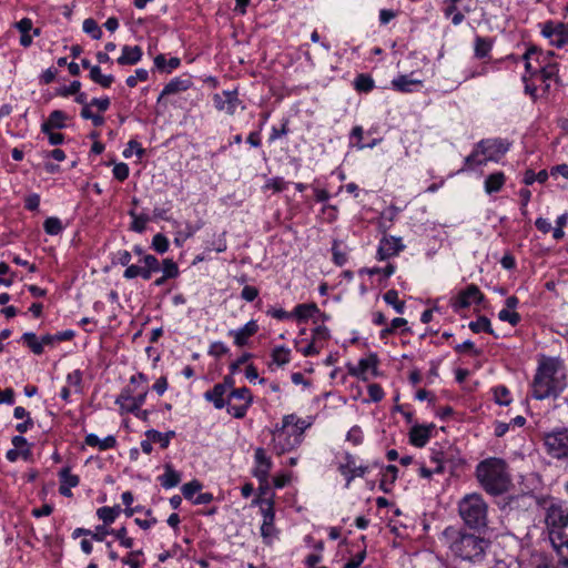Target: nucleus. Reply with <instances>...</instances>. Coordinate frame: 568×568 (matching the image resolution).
<instances>
[{"label":"nucleus","mask_w":568,"mask_h":568,"mask_svg":"<svg viewBox=\"0 0 568 568\" xmlns=\"http://www.w3.org/2000/svg\"><path fill=\"white\" fill-rule=\"evenodd\" d=\"M568 386L565 361L558 356L541 355L530 383V396L536 400L557 399Z\"/></svg>","instance_id":"f257e3e1"},{"label":"nucleus","mask_w":568,"mask_h":568,"mask_svg":"<svg viewBox=\"0 0 568 568\" xmlns=\"http://www.w3.org/2000/svg\"><path fill=\"white\" fill-rule=\"evenodd\" d=\"M481 534L454 527H447L444 530V537L454 559L474 566L484 564L487 550L490 547V540Z\"/></svg>","instance_id":"f03ea898"},{"label":"nucleus","mask_w":568,"mask_h":568,"mask_svg":"<svg viewBox=\"0 0 568 568\" xmlns=\"http://www.w3.org/2000/svg\"><path fill=\"white\" fill-rule=\"evenodd\" d=\"M475 477L479 487L489 496L499 497L513 487L508 463L501 457H487L475 467Z\"/></svg>","instance_id":"7ed1b4c3"},{"label":"nucleus","mask_w":568,"mask_h":568,"mask_svg":"<svg viewBox=\"0 0 568 568\" xmlns=\"http://www.w3.org/2000/svg\"><path fill=\"white\" fill-rule=\"evenodd\" d=\"M545 509V523L550 542L558 556V564L568 568V509L552 499Z\"/></svg>","instance_id":"20e7f679"},{"label":"nucleus","mask_w":568,"mask_h":568,"mask_svg":"<svg viewBox=\"0 0 568 568\" xmlns=\"http://www.w3.org/2000/svg\"><path fill=\"white\" fill-rule=\"evenodd\" d=\"M458 515L467 530L485 532L488 528V504L481 494L465 495L458 501Z\"/></svg>","instance_id":"39448f33"},{"label":"nucleus","mask_w":568,"mask_h":568,"mask_svg":"<svg viewBox=\"0 0 568 568\" xmlns=\"http://www.w3.org/2000/svg\"><path fill=\"white\" fill-rule=\"evenodd\" d=\"M131 252L126 250H120L115 254V261H113V263L125 266L123 278L126 281H131L138 277H141L144 281H149L152 278L154 273H158L161 270L160 260L153 254L143 255V257L139 260L140 264H131Z\"/></svg>","instance_id":"423d86ee"},{"label":"nucleus","mask_w":568,"mask_h":568,"mask_svg":"<svg viewBox=\"0 0 568 568\" xmlns=\"http://www.w3.org/2000/svg\"><path fill=\"white\" fill-rule=\"evenodd\" d=\"M545 454L557 462L568 460V427L556 426L540 437Z\"/></svg>","instance_id":"0eeeda50"},{"label":"nucleus","mask_w":568,"mask_h":568,"mask_svg":"<svg viewBox=\"0 0 568 568\" xmlns=\"http://www.w3.org/2000/svg\"><path fill=\"white\" fill-rule=\"evenodd\" d=\"M288 426H284V420L281 424H276L272 430L271 449L276 456H282L290 453L301 446L302 440L296 436L293 430L288 429Z\"/></svg>","instance_id":"6e6552de"},{"label":"nucleus","mask_w":568,"mask_h":568,"mask_svg":"<svg viewBox=\"0 0 568 568\" xmlns=\"http://www.w3.org/2000/svg\"><path fill=\"white\" fill-rule=\"evenodd\" d=\"M227 414L236 419H243L253 404V395L248 387L242 386L231 389L227 394Z\"/></svg>","instance_id":"1a4fd4ad"},{"label":"nucleus","mask_w":568,"mask_h":568,"mask_svg":"<svg viewBox=\"0 0 568 568\" xmlns=\"http://www.w3.org/2000/svg\"><path fill=\"white\" fill-rule=\"evenodd\" d=\"M149 394V377L144 373H136L129 379V384L121 390L122 399H133L134 406L142 407Z\"/></svg>","instance_id":"9d476101"},{"label":"nucleus","mask_w":568,"mask_h":568,"mask_svg":"<svg viewBox=\"0 0 568 568\" xmlns=\"http://www.w3.org/2000/svg\"><path fill=\"white\" fill-rule=\"evenodd\" d=\"M486 300L485 294L478 285L471 283L459 290L456 295L450 298V306L455 312L467 310L471 305H481Z\"/></svg>","instance_id":"9b49d317"},{"label":"nucleus","mask_w":568,"mask_h":568,"mask_svg":"<svg viewBox=\"0 0 568 568\" xmlns=\"http://www.w3.org/2000/svg\"><path fill=\"white\" fill-rule=\"evenodd\" d=\"M513 142L504 138H486L478 141L480 152H484L485 160L499 163L510 151Z\"/></svg>","instance_id":"f8f14e48"},{"label":"nucleus","mask_w":568,"mask_h":568,"mask_svg":"<svg viewBox=\"0 0 568 568\" xmlns=\"http://www.w3.org/2000/svg\"><path fill=\"white\" fill-rule=\"evenodd\" d=\"M540 36L548 40V44L557 49H561L567 45L565 34V22L546 20L538 23Z\"/></svg>","instance_id":"ddd939ff"},{"label":"nucleus","mask_w":568,"mask_h":568,"mask_svg":"<svg viewBox=\"0 0 568 568\" xmlns=\"http://www.w3.org/2000/svg\"><path fill=\"white\" fill-rule=\"evenodd\" d=\"M344 459L345 463H341L337 467V470L345 479V487L349 488L351 484L356 477L363 478L367 473L371 471V466H356L355 456L348 452L345 453Z\"/></svg>","instance_id":"4468645a"},{"label":"nucleus","mask_w":568,"mask_h":568,"mask_svg":"<svg viewBox=\"0 0 568 568\" xmlns=\"http://www.w3.org/2000/svg\"><path fill=\"white\" fill-rule=\"evenodd\" d=\"M213 105L217 111H224L229 115H234L239 104V92L234 90H223L222 93H214L212 95Z\"/></svg>","instance_id":"2eb2a0df"},{"label":"nucleus","mask_w":568,"mask_h":568,"mask_svg":"<svg viewBox=\"0 0 568 568\" xmlns=\"http://www.w3.org/2000/svg\"><path fill=\"white\" fill-rule=\"evenodd\" d=\"M273 468V462L267 456L266 450L263 447H257L254 450V467L252 469V476L255 477L258 484H263L265 478L270 477V473Z\"/></svg>","instance_id":"dca6fc26"},{"label":"nucleus","mask_w":568,"mask_h":568,"mask_svg":"<svg viewBox=\"0 0 568 568\" xmlns=\"http://www.w3.org/2000/svg\"><path fill=\"white\" fill-rule=\"evenodd\" d=\"M405 245L402 243V239L395 236H384L377 247L376 258L378 261H386L392 256L398 255L404 251Z\"/></svg>","instance_id":"f3484780"},{"label":"nucleus","mask_w":568,"mask_h":568,"mask_svg":"<svg viewBox=\"0 0 568 568\" xmlns=\"http://www.w3.org/2000/svg\"><path fill=\"white\" fill-rule=\"evenodd\" d=\"M193 85L192 75L189 73H184L179 77H174L171 79L162 89L158 103H161L164 97H169L172 94H178L189 90Z\"/></svg>","instance_id":"a211bd4d"},{"label":"nucleus","mask_w":568,"mask_h":568,"mask_svg":"<svg viewBox=\"0 0 568 568\" xmlns=\"http://www.w3.org/2000/svg\"><path fill=\"white\" fill-rule=\"evenodd\" d=\"M260 327L255 320L248 321L242 327L237 329H230L227 336L233 337V344L237 347H244L248 345V339L253 337Z\"/></svg>","instance_id":"6ab92c4d"},{"label":"nucleus","mask_w":568,"mask_h":568,"mask_svg":"<svg viewBox=\"0 0 568 568\" xmlns=\"http://www.w3.org/2000/svg\"><path fill=\"white\" fill-rule=\"evenodd\" d=\"M434 429L435 425L433 423L427 425H414L408 433L409 444L417 448L426 446V444L429 442L432 437V433Z\"/></svg>","instance_id":"aec40b11"},{"label":"nucleus","mask_w":568,"mask_h":568,"mask_svg":"<svg viewBox=\"0 0 568 568\" xmlns=\"http://www.w3.org/2000/svg\"><path fill=\"white\" fill-rule=\"evenodd\" d=\"M494 43V38L477 34L474 39V57L477 60L484 61V63L490 62L493 60L491 50Z\"/></svg>","instance_id":"412c9836"},{"label":"nucleus","mask_w":568,"mask_h":568,"mask_svg":"<svg viewBox=\"0 0 568 568\" xmlns=\"http://www.w3.org/2000/svg\"><path fill=\"white\" fill-rule=\"evenodd\" d=\"M423 81L413 79L408 74H399L390 81V87L398 93H413L423 88Z\"/></svg>","instance_id":"4be33fe9"},{"label":"nucleus","mask_w":568,"mask_h":568,"mask_svg":"<svg viewBox=\"0 0 568 568\" xmlns=\"http://www.w3.org/2000/svg\"><path fill=\"white\" fill-rule=\"evenodd\" d=\"M229 392L216 383L212 388L207 389L203 394V398L213 405L215 409L226 408L231 404L227 397Z\"/></svg>","instance_id":"5701e85b"},{"label":"nucleus","mask_w":568,"mask_h":568,"mask_svg":"<svg viewBox=\"0 0 568 568\" xmlns=\"http://www.w3.org/2000/svg\"><path fill=\"white\" fill-rule=\"evenodd\" d=\"M162 275L154 280L153 285L155 287L163 286L168 281L175 280L180 276V268L178 263L173 258H163L160 261Z\"/></svg>","instance_id":"b1692460"},{"label":"nucleus","mask_w":568,"mask_h":568,"mask_svg":"<svg viewBox=\"0 0 568 568\" xmlns=\"http://www.w3.org/2000/svg\"><path fill=\"white\" fill-rule=\"evenodd\" d=\"M488 163V160H485L484 152H480L478 148V142L474 144L471 152L465 156L463 166L457 171V174L464 172H471L476 168L485 166Z\"/></svg>","instance_id":"393cba45"},{"label":"nucleus","mask_w":568,"mask_h":568,"mask_svg":"<svg viewBox=\"0 0 568 568\" xmlns=\"http://www.w3.org/2000/svg\"><path fill=\"white\" fill-rule=\"evenodd\" d=\"M378 365V357L377 354L371 353L368 357L361 358L358 362V365L356 367H349L348 373L352 376H355L357 378H362L363 381H366L365 374L368 369H373L374 375H376V369Z\"/></svg>","instance_id":"a878e982"},{"label":"nucleus","mask_w":568,"mask_h":568,"mask_svg":"<svg viewBox=\"0 0 568 568\" xmlns=\"http://www.w3.org/2000/svg\"><path fill=\"white\" fill-rule=\"evenodd\" d=\"M558 57L552 50L545 51L541 47L531 42L526 44L525 58H534L536 63L556 62L554 59Z\"/></svg>","instance_id":"bb28decb"},{"label":"nucleus","mask_w":568,"mask_h":568,"mask_svg":"<svg viewBox=\"0 0 568 568\" xmlns=\"http://www.w3.org/2000/svg\"><path fill=\"white\" fill-rule=\"evenodd\" d=\"M381 480L378 488L385 493L390 494L393 491V487L398 478V468L395 465H387L382 467L379 471Z\"/></svg>","instance_id":"cd10ccee"},{"label":"nucleus","mask_w":568,"mask_h":568,"mask_svg":"<svg viewBox=\"0 0 568 568\" xmlns=\"http://www.w3.org/2000/svg\"><path fill=\"white\" fill-rule=\"evenodd\" d=\"M154 68L152 71H158L162 74H171L174 70L181 67V59L172 57L166 59L164 53H159L153 60Z\"/></svg>","instance_id":"c85d7f7f"},{"label":"nucleus","mask_w":568,"mask_h":568,"mask_svg":"<svg viewBox=\"0 0 568 568\" xmlns=\"http://www.w3.org/2000/svg\"><path fill=\"white\" fill-rule=\"evenodd\" d=\"M507 181V176L503 171H496L488 174L484 181V191L488 195H493L503 190Z\"/></svg>","instance_id":"c756f323"},{"label":"nucleus","mask_w":568,"mask_h":568,"mask_svg":"<svg viewBox=\"0 0 568 568\" xmlns=\"http://www.w3.org/2000/svg\"><path fill=\"white\" fill-rule=\"evenodd\" d=\"M143 52L139 45H123L121 55L116 59L120 65H135L142 59Z\"/></svg>","instance_id":"7c9ffc66"},{"label":"nucleus","mask_w":568,"mask_h":568,"mask_svg":"<svg viewBox=\"0 0 568 568\" xmlns=\"http://www.w3.org/2000/svg\"><path fill=\"white\" fill-rule=\"evenodd\" d=\"M68 115L61 110H53L48 119L41 124V132H49L52 130H61L67 126Z\"/></svg>","instance_id":"2f4dec72"},{"label":"nucleus","mask_w":568,"mask_h":568,"mask_svg":"<svg viewBox=\"0 0 568 568\" xmlns=\"http://www.w3.org/2000/svg\"><path fill=\"white\" fill-rule=\"evenodd\" d=\"M320 313V307L316 303H301L293 308L294 317L298 323H306L310 318H314Z\"/></svg>","instance_id":"473e14b6"},{"label":"nucleus","mask_w":568,"mask_h":568,"mask_svg":"<svg viewBox=\"0 0 568 568\" xmlns=\"http://www.w3.org/2000/svg\"><path fill=\"white\" fill-rule=\"evenodd\" d=\"M282 419L284 420V426H288V427L292 426L293 427L292 430L303 442L304 433L307 428L311 427L312 423L298 417L296 414L284 415Z\"/></svg>","instance_id":"72a5a7b5"},{"label":"nucleus","mask_w":568,"mask_h":568,"mask_svg":"<svg viewBox=\"0 0 568 568\" xmlns=\"http://www.w3.org/2000/svg\"><path fill=\"white\" fill-rule=\"evenodd\" d=\"M84 444L90 447H98L100 450H108L115 448L118 442L113 435L100 439L98 435L90 433L84 437Z\"/></svg>","instance_id":"f704fd0d"},{"label":"nucleus","mask_w":568,"mask_h":568,"mask_svg":"<svg viewBox=\"0 0 568 568\" xmlns=\"http://www.w3.org/2000/svg\"><path fill=\"white\" fill-rule=\"evenodd\" d=\"M158 480L163 488L171 489L181 483V474L171 464H166L164 473L158 477Z\"/></svg>","instance_id":"c9c22d12"},{"label":"nucleus","mask_w":568,"mask_h":568,"mask_svg":"<svg viewBox=\"0 0 568 568\" xmlns=\"http://www.w3.org/2000/svg\"><path fill=\"white\" fill-rule=\"evenodd\" d=\"M132 219L129 230L139 234H142L146 230V224L152 220L146 213H136L135 210L128 212Z\"/></svg>","instance_id":"e433bc0d"},{"label":"nucleus","mask_w":568,"mask_h":568,"mask_svg":"<svg viewBox=\"0 0 568 568\" xmlns=\"http://www.w3.org/2000/svg\"><path fill=\"white\" fill-rule=\"evenodd\" d=\"M490 392L493 394V399L495 404L499 406H509L513 402V395L510 389L504 385L498 384L490 388Z\"/></svg>","instance_id":"4c0bfd02"},{"label":"nucleus","mask_w":568,"mask_h":568,"mask_svg":"<svg viewBox=\"0 0 568 568\" xmlns=\"http://www.w3.org/2000/svg\"><path fill=\"white\" fill-rule=\"evenodd\" d=\"M332 262L336 266H344L348 261L349 250L338 240H334L331 247Z\"/></svg>","instance_id":"58836bf2"},{"label":"nucleus","mask_w":568,"mask_h":568,"mask_svg":"<svg viewBox=\"0 0 568 568\" xmlns=\"http://www.w3.org/2000/svg\"><path fill=\"white\" fill-rule=\"evenodd\" d=\"M468 327L475 334H479V333L484 332L486 334L493 335L494 337L498 338V336L495 334V331L491 326L490 320L485 315H480V316H478V318L476 321L469 322Z\"/></svg>","instance_id":"ea45409f"},{"label":"nucleus","mask_w":568,"mask_h":568,"mask_svg":"<svg viewBox=\"0 0 568 568\" xmlns=\"http://www.w3.org/2000/svg\"><path fill=\"white\" fill-rule=\"evenodd\" d=\"M353 87L358 93H369L375 88V81L368 73H359L353 81Z\"/></svg>","instance_id":"a19ab883"},{"label":"nucleus","mask_w":568,"mask_h":568,"mask_svg":"<svg viewBox=\"0 0 568 568\" xmlns=\"http://www.w3.org/2000/svg\"><path fill=\"white\" fill-rule=\"evenodd\" d=\"M89 78L97 84L101 85L104 89L111 88L114 82V77L112 74H103L101 72V68L99 65H93L91 71L89 72Z\"/></svg>","instance_id":"79ce46f5"},{"label":"nucleus","mask_w":568,"mask_h":568,"mask_svg":"<svg viewBox=\"0 0 568 568\" xmlns=\"http://www.w3.org/2000/svg\"><path fill=\"white\" fill-rule=\"evenodd\" d=\"M272 363L282 367L291 362V349L285 345H277L271 352Z\"/></svg>","instance_id":"37998d69"},{"label":"nucleus","mask_w":568,"mask_h":568,"mask_svg":"<svg viewBox=\"0 0 568 568\" xmlns=\"http://www.w3.org/2000/svg\"><path fill=\"white\" fill-rule=\"evenodd\" d=\"M539 65L538 69V77L544 81H550L551 78L557 77V73H559L560 64L558 62H544V63H537Z\"/></svg>","instance_id":"c03bdc74"},{"label":"nucleus","mask_w":568,"mask_h":568,"mask_svg":"<svg viewBox=\"0 0 568 568\" xmlns=\"http://www.w3.org/2000/svg\"><path fill=\"white\" fill-rule=\"evenodd\" d=\"M383 300L387 305H390L397 314L405 313V302L398 298V292L395 288L388 290L384 293Z\"/></svg>","instance_id":"a18cd8bd"},{"label":"nucleus","mask_w":568,"mask_h":568,"mask_svg":"<svg viewBox=\"0 0 568 568\" xmlns=\"http://www.w3.org/2000/svg\"><path fill=\"white\" fill-rule=\"evenodd\" d=\"M21 342L30 348L34 355H41L44 352L42 343L38 339V336L33 332H26L21 336Z\"/></svg>","instance_id":"49530a36"},{"label":"nucleus","mask_w":568,"mask_h":568,"mask_svg":"<svg viewBox=\"0 0 568 568\" xmlns=\"http://www.w3.org/2000/svg\"><path fill=\"white\" fill-rule=\"evenodd\" d=\"M396 272V265L393 263H388L385 267L374 266V267H363L359 270V274H367L369 276L382 274L385 278H389Z\"/></svg>","instance_id":"de8ad7c7"},{"label":"nucleus","mask_w":568,"mask_h":568,"mask_svg":"<svg viewBox=\"0 0 568 568\" xmlns=\"http://www.w3.org/2000/svg\"><path fill=\"white\" fill-rule=\"evenodd\" d=\"M359 541L363 544L362 549L357 551L347 562L344 564L343 568H358L366 558V537L362 535Z\"/></svg>","instance_id":"09e8293b"},{"label":"nucleus","mask_w":568,"mask_h":568,"mask_svg":"<svg viewBox=\"0 0 568 568\" xmlns=\"http://www.w3.org/2000/svg\"><path fill=\"white\" fill-rule=\"evenodd\" d=\"M43 230L48 235L54 236L63 231V225L59 217L50 216L44 220Z\"/></svg>","instance_id":"8fccbe9b"},{"label":"nucleus","mask_w":568,"mask_h":568,"mask_svg":"<svg viewBox=\"0 0 568 568\" xmlns=\"http://www.w3.org/2000/svg\"><path fill=\"white\" fill-rule=\"evenodd\" d=\"M203 488V484L197 480V479H193L189 483H185L181 490H182V495L183 497L186 499V500H190L192 501L195 497V494L196 493H200Z\"/></svg>","instance_id":"3c124183"},{"label":"nucleus","mask_w":568,"mask_h":568,"mask_svg":"<svg viewBox=\"0 0 568 568\" xmlns=\"http://www.w3.org/2000/svg\"><path fill=\"white\" fill-rule=\"evenodd\" d=\"M205 251H215L223 253L227 250L226 232L221 233L216 239L211 242H205Z\"/></svg>","instance_id":"603ef678"},{"label":"nucleus","mask_w":568,"mask_h":568,"mask_svg":"<svg viewBox=\"0 0 568 568\" xmlns=\"http://www.w3.org/2000/svg\"><path fill=\"white\" fill-rule=\"evenodd\" d=\"M200 230V226L193 225L191 223H186L183 231H180L178 235L174 239V244L178 247H182L184 245V242L192 237L197 231Z\"/></svg>","instance_id":"864d4df0"},{"label":"nucleus","mask_w":568,"mask_h":568,"mask_svg":"<svg viewBox=\"0 0 568 568\" xmlns=\"http://www.w3.org/2000/svg\"><path fill=\"white\" fill-rule=\"evenodd\" d=\"M59 480L60 484L67 485L69 487H77L80 484V477L71 473L70 467H63L59 471Z\"/></svg>","instance_id":"5fc2aeb1"},{"label":"nucleus","mask_w":568,"mask_h":568,"mask_svg":"<svg viewBox=\"0 0 568 568\" xmlns=\"http://www.w3.org/2000/svg\"><path fill=\"white\" fill-rule=\"evenodd\" d=\"M82 29L93 40H100L102 38V30L98 26L97 21L92 18H88L83 21Z\"/></svg>","instance_id":"6e6d98bb"},{"label":"nucleus","mask_w":568,"mask_h":568,"mask_svg":"<svg viewBox=\"0 0 568 568\" xmlns=\"http://www.w3.org/2000/svg\"><path fill=\"white\" fill-rule=\"evenodd\" d=\"M290 182L284 181L281 176H275L268 179L266 183L262 186V191L265 192L267 190H272L274 193H281L286 190V186Z\"/></svg>","instance_id":"4d7b16f0"},{"label":"nucleus","mask_w":568,"mask_h":568,"mask_svg":"<svg viewBox=\"0 0 568 568\" xmlns=\"http://www.w3.org/2000/svg\"><path fill=\"white\" fill-rule=\"evenodd\" d=\"M455 353L463 355V354H469L471 356H479L481 354V351L476 347L475 343L470 339L465 341L462 344H456L454 346Z\"/></svg>","instance_id":"13d9d810"},{"label":"nucleus","mask_w":568,"mask_h":568,"mask_svg":"<svg viewBox=\"0 0 568 568\" xmlns=\"http://www.w3.org/2000/svg\"><path fill=\"white\" fill-rule=\"evenodd\" d=\"M151 247L156 253L164 254V253H166L169 251V247H170L169 239L164 234H162V233H156L152 237Z\"/></svg>","instance_id":"bf43d9fd"},{"label":"nucleus","mask_w":568,"mask_h":568,"mask_svg":"<svg viewBox=\"0 0 568 568\" xmlns=\"http://www.w3.org/2000/svg\"><path fill=\"white\" fill-rule=\"evenodd\" d=\"M20 457L26 462L30 460L32 458L31 448L28 447L21 450L11 448L6 453V459L10 463H16Z\"/></svg>","instance_id":"052dcab7"},{"label":"nucleus","mask_w":568,"mask_h":568,"mask_svg":"<svg viewBox=\"0 0 568 568\" xmlns=\"http://www.w3.org/2000/svg\"><path fill=\"white\" fill-rule=\"evenodd\" d=\"M498 318L501 322L509 323L511 326H517L521 322V316L519 313H517L514 310L506 308V307H504L503 310L499 311Z\"/></svg>","instance_id":"680f3d73"},{"label":"nucleus","mask_w":568,"mask_h":568,"mask_svg":"<svg viewBox=\"0 0 568 568\" xmlns=\"http://www.w3.org/2000/svg\"><path fill=\"white\" fill-rule=\"evenodd\" d=\"M133 151L135 152V154L139 159H142L145 155V150L142 148V144L139 141H136L135 139H131L128 142V145L124 149V151L122 152V155L125 159H129L132 156Z\"/></svg>","instance_id":"e2e57ef3"},{"label":"nucleus","mask_w":568,"mask_h":568,"mask_svg":"<svg viewBox=\"0 0 568 568\" xmlns=\"http://www.w3.org/2000/svg\"><path fill=\"white\" fill-rule=\"evenodd\" d=\"M229 353H230L229 346L224 342H221V341L211 343L209 346V349H207V355L215 357V358H221L222 356H224Z\"/></svg>","instance_id":"0e129e2a"},{"label":"nucleus","mask_w":568,"mask_h":568,"mask_svg":"<svg viewBox=\"0 0 568 568\" xmlns=\"http://www.w3.org/2000/svg\"><path fill=\"white\" fill-rule=\"evenodd\" d=\"M364 129L362 125H355L349 134V141L353 145H355L358 150L365 149L364 142Z\"/></svg>","instance_id":"69168bd1"},{"label":"nucleus","mask_w":568,"mask_h":568,"mask_svg":"<svg viewBox=\"0 0 568 568\" xmlns=\"http://www.w3.org/2000/svg\"><path fill=\"white\" fill-rule=\"evenodd\" d=\"M81 90V82L78 80L72 81L69 85L57 89L55 94L62 98L75 95Z\"/></svg>","instance_id":"338daca9"},{"label":"nucleus","mask_w":568,"mask_h":568,"mask_svg":"<svg viewBox=\"0 0 568 568\" xmlns=\"http://www.w3.org/2000/svg\"><path fill=\"white\" fill-rule=\"evenodd\" d=\"M67 383L75 388L77 393L82 392L83 373L80 369H74L67 375Z\"/></svg>","instance_id":"774afa93"}]
</instances>
